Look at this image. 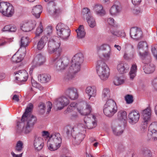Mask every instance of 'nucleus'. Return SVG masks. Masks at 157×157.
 Masks as SVG:
<instances>
[{
    "instance_id": "37998d69",
    "label": "nucleus",
    "mask_w": 157,
    "mask_h": 157,
    "mask_svg": "<svg viewBox=\"0 0 157 157\" xmlns=\"http://www.w3.org/2000/svg\"><path fill=\"white\" fill-rule=\"evenodd\" d=\"M29 43V39L27 36H24L21 38V47L25 48L28 45Z\"/></svg>"
},
{
    "instance_id": "b1692460",
    "label": "nucleus",
    "mask_w": 157,
    "mask_h": 157,
    "mask_svg": "<svg viewBox=\"0 0 157 157\" xmlns=\"http://www.w3.org/2000/svg\"><path fill=\"white\" fill-rule=\"evenodd\" d=\"M151 60V59H150ZM145 63H144L145 65L143 67V69L144 72L146 74H150L153 72L155 70V67L153 64L149 63L147 61V59L146 58L145 60Z\"/></svg>"
},
{
    "instance_id": "7c9ffc66",
    "label": "nucleus",
    "mask_w": 157,
    "mask_h": 157,
    "mask_svg": "<svg viewBox=\"0 0 157 157\" xmlns=\"http://www.w3.org/2000/svg\"><path fill=\"white\" fill-rule=\"evenodd\" d=\"M42 7L40 5H36L34 6L32 11L33 14L36 18H39L42 12Z\"/></svg>"
},
{
    "instance_id": "a19ab883",
    "label": "nucleus",
    "mask_w": 157,
    "mask_h": 157,
    "mask_svg": "<svg viewBox=\"0 0 157 157\" xmlns=\"http://www.w3.org/2000/svg\"><path fill=\"white\" fill-rule=\"evenodd\" d=\"M110 97V91L107 88H105L103 90L102 98L104 100H108Z\"/></svg>"
},
{
    "instance_id": "e433bc0d",
    "label": "nucleus",
    "mask_w": 157,
    "mask_h": 157,
    "mask_svg": "<svg viewBox=\"0 0 157 157\" xmlns=\"http://www.w3.org/2000/svg\"><path fill=\"white\" fill-rule=\"evenodd\" d=\"M76 32L77 37L78 38H83L85 36L86 33L83 25H80L78 29L76 30Z\"/></svg>"
},
{
    "instance_id": "f704fd0d",
    "label": "nucleus",
    "mask_w": 157,
    "mask_h": 157,
    "mask_svg": "<svg viewBox=\"0 0 157 157\" xmlns=\"http://www.w3.org/2000/svg\"><path fill=\"white\" fill-rule=\"evenodd\" d=\"M9 5V6L7 8L6 11L4 12L3 15L8 17H10L12 16L14 13V8L11 4Z\"/></svg>"
},
{
    "instance_id": "4d7b16f0",
    "label": "nucleus",
    "mask_w": 157,
    "mask_h": 157,
    "mask_svg": "<svg viewBox=\"0 0 157 157\" xmlns=\"http://www.w3.org/2000/svg\"><path fill=\"white\" fill-rule=\"evenodd\" d=\"M143 152L145 156H147V157H151V152L150 150L147 149H144L143 151Z\"/></svg>"
},
{
    "instance_id": "ea45409f",
    "label": "nucleus",
    "mask_w": 157,
    "mask_h": 157,
    "mask_svg": "<svg viewBox=\"0 0 157 157\" xmlns=\"http://www.w3.org/2000/svg\"><path fill=\"white\" fill-rule=\"evenodd\" d=\"M32 26H29L27 21L23 22L21 25L22 30L25 32L29 31L32 30Z\"/></svg>"
},
{
    "instance_id": "f03ea898",
    "label": "nucleus",
    "mask_w": 157,
    "mask_h": 157,
    "mask_svg": "<svg viewBox=\"0 0 157 157\" xmlns=\"http://www.w3.org/2000/svg\"><path fill=\"white\" fill-rule=\"evenodd\" d=\"M60 42L57 40L56 36L51 38L48 42L47 52L49 54L54 53L55 56L51 60L52 63H55L56 69L58 71L64 70L67 65L64 64L60 56L62 52V49L60 47Z\"/></svg>"
},
{
    "instance_id": "c03bdc74",
    "label": "nucleus",
    "mask_w": 157,
    "mask_h": 157,
    "mask_svg": "<svg viewBox=\"0 0 157 157\" xmlns=\"http://www.w3.org/2000/svg\"><path fill=\"white\" fill-rule=\"evenodd\" d=\"M74 127L71 126L70 125H67L64 128V131L67 135L71 134L72 135V133L73 132Z\"/></svg>"
},
{
    "instance_id": "6e6552de",
    "label": "nucleus",
    "mask_w": 157,
    "mask_h": 157,
    "mask_svg": "<svg viewBox=\"0 0 157 157\" xmlns=\"http://www.w3.org/2000/svg\"><path fill=\"white\" fill-rule=\"evenodd\" d=\"M56 29L57 35L63 40L67 39L70 36L71 30L65 24L59 23L56 27Z\"/></svg>"
},
{
    "instance_id": "5701e85b",
    "label": "nucleus",
    "mask_w": 157,
    "mask_h": 157,
    "mask_svg": "<svg viewBox=\"0 0 157 157\" xmlns=\"http://www.w3.org/2000/svg\"><path fill=\"white\" fill-rule=\"evenodd\" d=\"M129 67V65L128 63L121 62L118 64L117 69L120 74H124L128 71Z\"/></svg>"
},
{
    "instance_id": "0e129e2a",
    "label": "nucleus",
    "mask_w": 157,
    "mask_h": 157,
    "mask_svg": "<svg viewBox=\"0 0 157 157\" xmlns=\"http://www.w3.org/2000/svg\"><path fill=\"white\" fill-rule=\"evenodd\" d=\"M49 133L48 132L46 131H43L42 132V136H43L49 137Z\"/></svg>"
},
{
    "instance_id": "2f4dec72",
    "label": "nucleus",
    "mask_w": 157,
    "mask_h": 157,
    "mask_svg": "<svg viewBox=\"0 0 157 157\" xmlns=\"http://www.w3.org/2000/svg\"><path fill=\"white\" fill-rule=\"evenodd\" d=\"M38 78L40 82L42 83H46L50 80L51 76L49 74H43L39 75Z\"/></svg>"
},
{
    "instance_id": "72a5a7b5",
    "label": "nucleus",
    "mask_w": 157,
    "mask_h": 157,
    "mask_svg": "<svg viewBox=\"0 0 157 157\" xmlns=\"http://www.w3.org/2000/svg\"><path fill=\"white\" fill-rule=\"evenodd\" d=\"M23 58L24 56L21 55L19 50L13 56L12 60L13 62L18 63L22 61Z\"/></svg>"
},
{
    "instance_id": "dca6fc26",
    "label": "nucleus",
    "mask_w": 157,
    "mask_h": 157,
    "mask_svg": "<svg viewBox=\"0 0 157 157\" xmlns=\"http://www.w3.org/2000/svg\"><path fill=\"white\" fill-rule=\"evenodd\" d=\"M65 94L71 100H75L78 96L77 89L74 87L68 88L65 91Z\"/></svg>"
},
{
    "instance_id": "aec40b11",
    "label": "nucleus",
    "mask_w": 157,
    "mask_h": 157,
    "mask_svg": "<svg viewBox=\"0 0 157 157\" xmlns=\"http://www.w3.org/2000/svg\"><path fill=\"white\" fill-rule=\"evenodd\" d=\"M134 50L132 45H129L126 48L124 54V58L126 60L131 59L134 57Z\"/></svg>"
},
{
    "instance_id": "412c9836",
    "label": "nucleus",
    "mask_w": 157,
    "mask_h": 157,
    "mask_svg": "<svg viewBox=\"0 0 157 157\" xmlns=\"http://www.w3.org/2000/svg\"><path fill=\"white\" fill-rule=\"evenodd\" d=\"M140 117V114L137 111L133 110L128 114V117L130 123L134 124L137 123L139 121Z\"/></svg>"
},
{
    "instance_id": "20e7f679",
    "label": "nucleus",
    "mask_w": 157,
    "mask_h": 157,
    "mask_svg": "<svg viewBox=\"0 0 157 157\" xmlns=\"http://www.w3.org/2000/svg\"><path fill=\"white\" fill-rule=\"evenodd\" d=\"M61 143L62 138L60 133L54 132L51 135L49 140L47 142V146L49 150L54 151L59 148Z\"/></svg>"
},
{
    "instance_id": "ddd939ff",
    "label": "nucleus",
    "mask_w": 157,
    "mask_h": 157,
    "mask_svg": "<svg viewBox=\"0 0 157 157\" xmlns=\"http://www.w3.org/2000/svg\"><path fill=\"white\" fill-rule=\"evenodd\" d=\"M84 17H86V20L91 28H94L96 25L95 19L91 15L90 10L87 8H84L83 10Z\"/></svg>"
},
{
    "instance_id": "603ef678",
    "label": "nucleus",
    "mask_w": 157,
    "mask_h": 157,
    "mask_svg": "<svg viewBox=\"0 0 157 157\" xmlns=\"http://www.w3.org/2000/svg\"><path fill=\"white\" fill-rule=\"evenodd\" d=\"M39 111L40 113L43 114L45 112V107L43 103H40L39 105Z\"/></svg>"
},
{
    "instance_id": "9d476101",
    "label": "nucleus",
    "mask_w": 157,
    "mask_h": 157,
    "mask_svg": "<svg viewBox=\"0 0 157 157\" xmlns=\"http://www.w3.org/2000/svg\"><path fill=\"white\" fill-rule=\"evenodd\" d=\"M97 52L99 55L105 60H108L111 55V48L106 44H103L97 47Z\"/></svg>"
},
{
    "instance_id": "680f3d73",
    "label": "nucleus",
    "mask_w": 157,
    "mask_h": 157,
    "mask_svg": "<svg viewBox=\"0 0 157 157\" xmlns=\"http://www.w3.org/2000/svg\"><path fill=\"white\" fill-rule=\"evenodd\" d=\"M17 29V28L15 26L10 25V32H15Z\"/></svg>"
},
{
    "instance_id": "c85d7f7f",
    "label": "nucleus",
    "mask_w": 157,
    "mask_h": 157,
    "mask_svg": "<svg viewBox=\"0 0 157 157\" xmlns=\"http://www.w3.org/2000/svg\"><path fill=\"white\" fill-rule=\"evenodd\" d=\"M48 40V37L46 36L41 37L37 43V49L39 50H40L43 49Z\"/></svg>"
},
{
    "instance_id": "864d4df0",
    "label": "nucleus",
    "mask_w": 157,
    "mask_h": 157,
    "mask_svg": "<svg viewBox=\"0 0 157 157\" xmlns=\"http://www.w3.org/2000/svg\"><path fill=\"white\" fill-rule=\"evenodd\" d=\"M148 122L143 121V124L141 126V128L142 132H145L147 131Z\"/></svg>"
},
{
    "instance_id": "6ab92c4d",
    "label": "nucleus",
    "mask_w": 157,
    "mask_h": 157,
    "mask_svg": "<svg viewBox=\"0 0 157 157\" xmlns=\"http://www.w3.org/2000/svg\"><path fill=\"white\" fill-rule=\"evenodd\" d=\"M72 136L73 137L72 143L74 145L79 144L85 137L83 134L77 133L75 131L72 133Z\"/></svg>"
},
{
    "instance_id": "49530a36",
    "label": "nucleus",
    "mask_w": 157,
    "mask_h": 157,
    "mask_svg": "<svg viewBox=\"0 0 157 157\" xmlns=\"http://www.w3.org/2000/svg\"><path fill=\"white\" fill-rule=\"evenodd\" d=\"M107 22L108 24L113 27H117L118 26V24L115 21L114 19L112 17H110L108 18Z\"/></svg>"
},
{
    "instance_id": "de8ad7c7",
    "label": "nucleus",
    "mask_w": 157,
    "mask_h": 157,
    "mask_svg": "<svg viewBox=\"0 0 157 157\" xmlns=\"http://www.w3.org/2000/svg\"><path fill=\"white\" fill-rule=\"evenodd\" d=\"M113 82L115 85L118 86L123 84L124 82V80L121 77H116L115 78Z\"/></svg>"
},
{
    "instance_id": "39448f33",
    "label": "nucleus",
    "mask_w": 157,
    "mask_h": 157,
    "mask_svg": "<svg viewBox=\"0 0 157 157\" xmlns=\"http://www.w3.org/2000/svg\"><path fill=\"white\" fill-rule=\"evenodd\" d=\"M97 73L101 80L107 79L109 75V70L105 63L102 60H98L96 66Z\"/></svg>"
},
{
    "instance_id": "2eb2a0df",
    "label": "nucleus",
    "mask_w": 157,
    "mask_h": 157,
    "mask_svg": "<svg viewBox=\"0 0 157 157\" xmlns=\"http://www.w3.org/2000/svg\"><path fill=\"white\" fill-rule=\"evenodd\" d=\"M70 102L67 98L65 96H62L56 99L54 103L58 110H61L67 105Z\"/></svg>"
},
{
    "instance_id": "79ce46f5",
    "label": "nucleus",
    "mask_w": 157,
    "mask_h": 157,
    "mask_svg": "<svg viewBox=\"0 0 157 157\" xmlns=\"http://www.w3.org/2000/svg\"><path fill=\"white\" fill-rule=\"evenodd\" d=\"M9 4H10L9 3L5 2H2L0 3V12L3 14L5 11L9 6Z\"/></svg>"
},
{
    "instance_id": "3c124183",
    "label": "nucleus",
    "mask_w": 157,
    "mask_h": 157,
    "mask_svg": "<svg viewBox=\"0 0 157 157\" xmlns=\"http://www.w3.org/2000/svg\"><path fill=\"white\" fill-rule=\"evenodd\" d=\"M125 100L128 104H130L133 101V97L130 95H127L125 97Z\"/></svg>"
},
{
    "instance_id": "9b49d317",
    "label": "nucleus",
    "mask_w": 157,
    "mask_h": 157,
    "mask_svg": "<svg viewBox=\"0 0 157 157\" xmlns=\"http://www.w3.org/2000/svg\"><path fill=\"white\" fill-rule=\"evenodd\" d=\"M84 128L91 129L95 127L97 125L96 119L95 116L91 114L85 116L84 118Z\"/></svg>"
},
{
    "instance_id": "f3484780",
    "label": "nucleus",
    "mask_w": 157,
    "mask_h": 157,
    "mask_svg": "<svg viewBox=\"0 0 157 157\" xmlns=\"http://www.w3.org/2000/svg\"><path fill=\"white\" fill-rule=\"evenodd\" d=\"M131 37L133 39L137 40L142 37V32L140 29L136 27L132 28L130 31Z\"/></svg>"
},
{
    "instance_id": "c9c22d12",
    "label": "nucleus",
    "mask_w": 157,
    "mask_h": 157,
    "mask_svg": "<svg viewBox=\"0 0 157 157\" xmlns=\"http://www.w3.org/2000/svg\"><path fill=\"white\" fill-rule=\"evenodd\" d=\"M137 70V67L136 64H133L130 68L129 72V76L130 79L132 80L136 76Z\"/></svg>"
},
{
    "instance_id": "423d86ee",
    "label": "nucleus",
    "mask_w": 157,
    "mask_h": 157,
    "mask_svg": "<svg viewBox=\"0 0 157 157\" xmlns=\"http://www.w3.org/2000/svg\"><path fill=\"white\" fill-rule=\"evenodd\" d=\"M85 108L83 109V108H76L77 104L75 102L71 103L65 111V113L67 114L73 111H78L82 115L88 116L91 111V108L90 105L87 103H86Z\"/></svg>"
},
{
    "instance_id": "4468645a",
    "label": "nucleus",
    "mask_w": 157,
    "mask_h": 157,
    "mask_svg": "<svg viewBox=\"0 0 157 157\" xmlns=\"http://www.w3.org/2000/svg\"><path fill=\"white\" fill-rule=\"evenodd\" d=\"M44 1L45 2L49 1L47 8L48 11L50 14L53 16H56L60 12L59 9H57L56 8V5L53 0H44Z\"/></svg>"
},
{
    "instance_id": "f8f14e48",
    "label": "nucleus",
    "mask_w": 157,
    "mask_h": 157,
    "mask_svg": "<svg viewBox=\"0 0 157 157\" xmlns=\"http://www.w3.org/2000/svg\"><path fill=\"white\" fill-rule=\"evenodd\" d=\"M147 137L149 140H157V122H153L150 125Z\"/></svg>"
},
{
    "instance_id": "e2e57ef3",
    "label": "nucleus",
    "mask_w": 157,
    "mask_h": 157,
    "mask_svg": "<svg viewBox=\"0 0 157 157\" xmlns=\"http://www.w3.org/2000/svg\"><path fill=\"white\" fill-rule=\"evenodd\" d=\"M133 12L134 14L137 15L140 13L141 12L139 9H136L133 10Z\"/></svg>"
},
{
    "instance_id": "7ed1b4c3",
    "label": "nucleus",
    "mask_w": 157,
    "mask_h": 157,
    "mask_svg": "<svg viewBox=\"0 0 157 157\" xmlns=\"http://www.w3.org/2000/svg\"><path fill=\"white\" fill-rule=\"evenodd\" d=\"M84 59L83 55L82 53H77L73 57L68 70V73L65 77L66 79L71 80L74 77V74L80 71Z\"/></svg>"
},
{
    "instance_id": "393cba45",
    "label": "nucleus",
    "mask_w": 157,
    "mask_h": 157,
    "mask_svg": "<svg viewBox=\"0 0 157 157\" xmlns=\"http://www.w3.org/2000/svg\"><path fill=\"white\" fill-rule=\"evenodd\" d=\"M143 121L148 122L150 121L151 115V111L149 108L143 110L141 112Z\"/></svg>"
},
{
    "instance_id": "a18cd8bd",
    "label": "nucleus",
    "mask_w": 157,
    "mask_h": 157,
    "mask_svg": "<svg viewBox=\"0 0 157 157\" xmlns=\"http://www.w3.org/2000/svg\"><path fill=\"white\" fill-rule=\"evenodd\" d=\"M23 143L21 141H18L16 145L15 151L18 152H20L21 151L23 148Z\"/></svg>"
},
{
    "instance_id": "f257e3e1",
    "label": "nucleus",
    "mask_w": 157,
    "mask_h": 157,
    "mask_svg": "<svg viewBox=\"0 0 157 157\" xmlns=\"http://www.w3.org/2000/svg\"><path fill=\"white\" fill-rule=\"evenodd\" d=\"M33 108V104L29 103L22 117L21 122H17V133L21 134H28L32 130L33 126L37 120L35 116L31 114Z\"/></svg>"
},
{
    "instance_id": "4c0bfd02",
    "label": "nucleus",
    "mask_w": 157,
    "mask_h": 157,
    "mask_svg": "<svg viewBox=\"0 0 157 157\" xmlns=\"http://www.w3.org/2000/svg\"><path fill=\"white\" fill-rule=\"evenodd\" d=\"M118 119L120 121H125L127 118L126 112L123 110H121L117 113Z\"/></svg>"
},
{
    "instance_id": "c756f323",
    "label": "nucleus",
    "mask_w": 157,
    "mask_h": 157,
    "mask_svg": "<svg viewBox=\"0 0 157 157\" xmlns=\"http://www.w3.org/2000/svg\"><path fill=\"white\" fill-rule=\"evenodd\" d=\"M109 32L113 35L116 36L118 37H124L125 34L124 31H119L117 29L112 27L109 29Z\"/></svg>"
},
{
    "instance_id": "69168bd1",
    "label": "nucleus",
    "mask_w": 157,
    "mask_h": 157,
    "mask_svg": "<svg viewBox=\"0 0 157 157\" xmlns=\"http://www.w3.org/2000/svg\"><path fill=\"white\" fill-rule=\"evenodd\" d=\"M12 99L18 102L19 100L18 96L17 95L15 94L13 96Z\"/></svg>"
},
{
    "instance_id": "bf43d9fd",
    "label": "nucleus",
    "mask_w": 157,
    "mask_h": 157,
    "mask_svg": "<svg viewBox=\"0 0 157 157\" xmlns=\"http://www.w3.org/2000/svg\"><path fill=\"white\" fill-rule=\"evenodd\" d=\"M142 0H132L133 5L135 6H137L140 3Z\"/></svg>"
},
{
    "instance_id": "1a4fd4ad",
    "label": "nucleus",
    "mask_w": 157,
    "mask_h": 157,
    "mask_svg": "<svg viewBox=\"0 0 157 157\" xmlns=\"http://www.w3.org/2000/svg\"><path fill=\"white\" fill-rule=\"evenodd\" d=\"M137 49L139 52V55L142 60L143 63H145V60L146 58L148 62L150 61L151 57L148 52L146 50L144 53L141 52V50L143 51L147 49L148 45L146 41H141L139 42L137 45Z\"/></svg>"
},
{
    "instance_id": "774afa93",
    "label": "nucleus",
    "mask_w": 157,
    "mask_h": 157,
    "mask_svg": "<svg viewBox=\"0 0 157 157\" xmlns=\"http://www.w3.org/2000/svg\"><path fill=\"white\" fill-rule=\"evenodd\" d=\"M152 85L155 87L156 85H157V78H155L152 81Z\"/></svg>"
},
{
    "instance_id": "a211bd4d",
    "label": "nucleus",
    "mask_w": 157,
    "mask_h": 157,
    "mask_svg": "<svg viewBox=\"0 0 157 157\" xmlns=\"http://www.w3.org/2000/svg\"><path fill=\"white\" fill-rule=\"evenodd\" d=\"M15 73L16 75V80L18 83L26 81L28 78V73L25 70H20Z\"/></svg>"
},
{
    "instance_id": "cd10ccee",
    "label": "nucleus",
    "mask_w": 157,
    "mask_h": 157,
    "mask_svg": "<svg viewBox=\"0 0 157 157\" xmlns=\"http://www.w3.org/2000/svg\"><path fill=\"white\" fill-rule=\"evenodd\" d=\"M45 56L40 53L38 54L34 59V63L36 66H40L43 64L45 62Z\"/></svg>"
},
{
    "instance_id": "0eeeda50",
    "label": "nucleus",
    "mask_w": 157,
    "mask_h": 157,
    "mask_svg": "<svg viewBox=\"0 0 157 157\" xmlns=\"http://www.w3.org/2000/svg\"><path fill=\"white\" fill-rule=\"evenodd\" d=\"M117 107L116 102L113 100H108L104 105L103 112L105 114L109 117L113 116L117 111Z\"/></svg>"
},
{
    "instance_id": "6e6d98bb",
    "label": "nucleus",
    "mask_w": 157,
    "mask_h": 157,
    "mask_svg": "<svg viewBox=\"0 0 157 157\" xmlns=\"http://www.w3.org/2000/svg\"><path fill=\"white\" fill-rule=\"evenodd\" d=\"M47 106V113H48L51 111V108L52 107V103L50 101H48L46 103Z\"/></svg>"
},
{
    "instance_id": "58836bf2",
    "label": "nucleus",
    "mask_w": 157,
    "mask_h": 157,
    "mask_svg": "<svg viewBox=\"0 0 157 157\" xmlns=\"http://www.w3.org/2000/svg\"><path fill=\"white\" fill-rule=\"evenodd\" d=\"M112 129L114 134L116 135H120L123 132L124 126L123 125L118 126L116 127H112Z\"/></svg>"
},
{
    "instance_id": "09e8293b",
    "label": "nucleus",
    "mask_w": 157,
    "mask_h": 157,
    "mask_svg": "<svg viewBox=\"0 0 157 157\" xmlns=\"http://www.w3.org/2000/svg\"><path fill=\"white\" fill-rule=\"evenodd\" d=\"M151 51L154 56L157 60V45L153 44L151 46Z\"/></svg>"
},
{
    "instance_id": "13d9d810",
    "label": "nucleus",
    "mask_w": 157,
    "mask_h": 157,
    "mask_svg": "<svg viewBox=\"0 0 157 157\" xmlns=\"http://www.w3.org/2000/svg\"><path fill=\"white\" fill-rule=\"evenodd\" d=\"M45 31L46 33V34L48 35V36H49L52 33V29L51 27H49L46 29Z\"/></svg>"
},
{
    "instance_id": "052dcab7",
    "label": "nucleus",
    "mask_w": 157,
    "mask_h": 157,
    "mask_svg": "<svg viewBox=\"0 0 157 157\" xmlns=\"http://www.w3.org/2000/svg\"><path fill=\"white\" fill-rule=\"evenodd\" d=\"M10 25H8L5 26L2 29V30L3 32L10 31Z\"/></svg>"
},
{
    "instance_id": "8fccbe9b",
    "label": "nucleus",
    "mask_w": 157,
    "mask_h": 157,
    "mask_svg": "<svg viewBox=\"0 0 157 157\" xmlns=\"http://www.w3.org/2000/svg\"><path fill=\"white\" fill-rule=\"evenodd\" d=\"M43 27L42 25V22H40L39 26L37 28L35 32V34L36 36H39L40 34L43 32Z\"/></svg>"
},
{
    "instance_id": "5fc2aeb1",
    "label": "nucleus",
    "mask_w": 157,
    "mask_h": 157,
    "mask_svg": "<svg viewBox=\"0 0 157 157\" xmlns=\"http://www.w3.org/2000/svg\"><path fill=\"white\" fill-rule=\"evenodd\" d=\"M29 26H32V29L35 27L36 25V21L33 20H31L27 21Z\"/></svg>"
},
{
    "instance_id": "338daca9",
    "label": "nucleus",
    "mask_w": 157,
    "mask_h": 157,
    "mask_svg": "<svg viewBox=\"0 0 157 157\" xmlns=\"http://www.w3.org/2000/svg\"><path fill=\"white\" fill-rule=\"evenodd\" d=\"M22 154L23 153H22L20 155H16L13 152H11V155L13 157H21Z\"/></svg>"
},
{
    "instance_id": "473e14b6",
    "label": "nucleus",
    "mask_w": 157,
    "mask_h": 157,
    "mask_svg": "<svg viewBox=\"0 0 157 157\" xmlns=\"http://www.w3.org/2000/svg\"><path fill=\"white\" fill-rule=\"evenodd\" d=\"M120 7L118 5L112 6L109 10V13L113 16H116L120 11Z\"/></svg>"
},
{
    "instance_id": "bb28decb",
    "label": "nucleus",
    "mask_w": 157,
    "mask_h": 157,
    "mask_svg": "<svg viewBox=\"0 0 157 157\" xmlns=\"http://www.w3.org/2000/svg\"><path fill=\"white\" fill-rule=\"evenodd\" d=\"M97 88L95 86H87L86 89V92L89 96V99L91 97H94L97 94Z\"/></svg>"
},
{
    "instance_id": "4be33fe9",
    "label": "nucleus",
    "mask_w": 157,
    "mask_h": 157,
    "mask_svg": "<svg viewBox=\"0 0 157 157\" xmlns=\"http://www.w3.org/2000/svg\"><path fill=\"white\" fill-rule=\"evenodd\" d=\"M44 145V140L40 137H35L33 141V146L35 149L37 151L41 150Z\"/></svg>"
},
{
    "instance_id": "a878e982",
    "label": "nucleus",
    "mask_w": 157,
    "mask_h": 157,
    "mask_svg": "<svg viewBox=\"0 0 157 157\" xmlns=\"http://www.w3.org/2000/svg\"><path fill=\"white\" fill-rule=\"evenodd\" d=\"M93 10L96 14L99 16H103L105 14V12L102 6L100 4H96L93 6Z\"/></svg>"
}]
</instances>
